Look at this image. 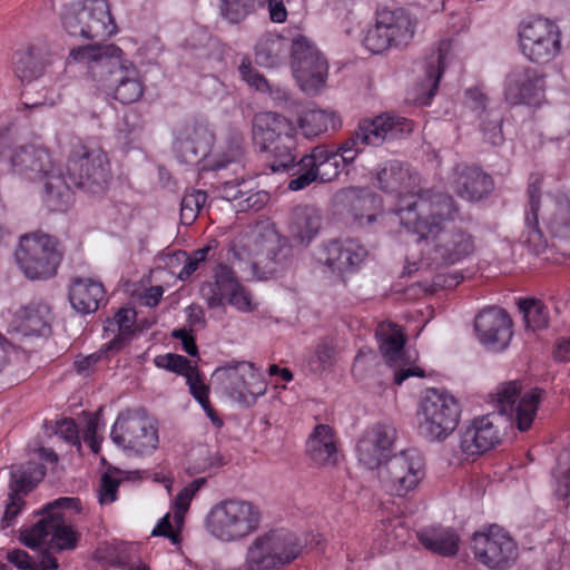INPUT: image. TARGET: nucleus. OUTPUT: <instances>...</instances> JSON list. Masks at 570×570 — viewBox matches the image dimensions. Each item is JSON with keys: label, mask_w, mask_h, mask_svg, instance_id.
Returning <instances> with one entry per match:
<instances>
[{"label": "nucleus", "mask_w": 570, "mask_h": 570, "mask_svg": "<svg viewBox=\"0 0 570 570\" xmlns=\"http://www.w3.org/2000/svg\"><path fill=\"white\" fill-rule=\"evenodd\" d=\"M62 26L69 35L90 40H105L117 32L106 0H85L71 4L62 14Z\"/></svg>", "instance_id": "obj_9"}, {"label": "nucleus", "mask_w": 570, "mask_h": 570, "mask_svg": "<svg viewBox=\"0 0 570 570\" xmlns=\"http://www.w3.org/2000/svg\"><path fill=\"white\" fill-rule=\"evenodd\" d=\"M546 90V75L537 68L515 66L505 77L504 97L511 105H537Z\"/></svg>", "instance_id": "obj_21"}, {"label": "nucleus", "mask_w": 570, "mask_h": 570, "mask_svg": "<svg viewBox=\"0 0 570 570\" xmlns=\"http://www.w3.org/2000/svg\"><path fill=\"white\" fill-rule=\"evenodd\" d=\"M212 140L213 135L205 127H186L174 141L176 158L183 164H197L207 155Z\"/></svg>", "instance_id": "obj_26"}, {"label": "nucleus", "mask_w": 570, "mask_h": 570, "mask_svg": "<svg viewBox=\"0 0 570 570\" xmlns=\"http://www.w3.org/2000/svg\"><path fill=\"white\" fill-rule=\"evenodd\" d=\"M56 434L60 435L63 440L71 444L79 443V431L72 419H62L57 422Z\"/></svg>", "instance_id": "obj_61"}, {"label": "nucleus", "mask_w": 570, "mask_h": 570, "mask_svg": "<svg viewBox=\"0 0 570 570\" xmlns=\"http://www.w3.org/2000/svg\"><path fill=\"white\" fill-rule=\"evenodd\" d=\"M461 407L446 391L428 389L421 400L419 432L429 441H444L456 429Z\"/></svg>", "instance_id": "obj_8"}, {"label": "nucleus", "mask_w": 570, "mask_h": 570, "mask_svg": "<svg viewBox=\"0 0 570 570\" xmlns=\"http://www.w3.org/2000/svg\"><path fill=\"white\" fill-rule=\"evenodd\" d=\"M20 331L26 336H47L51 332V311L42 302H31L19 312Z\"/></svg>", "instance_id": "obj_35"}, {"label": "nucleus", "mask_w": 570, "mask_h": 570, "mask_svg": "<svg viewBox=\"0 0 570 570\" xmlns=\"http://www.w3.org/2000/svg\"><path fill=\"white\" fill-rule=\"evenodd\" d=\"M458 212L452 196L432 190L401 197L395 209L401 224L415 233L420 240L426 242L432 233L445 228Z\"/></svg>", "instance_id": "obj_3"}, {"label": "nucleus", "mask_w": 570, "mask_h": 570, "mask_svg": "<svg viewBox=\"0 0 570 570\" xmlns=\"http://www.w3.org/2000/svg\"><path fill=\"white\" fill-rule=\"evenodd\" d=\"M296 138L293 131L282 135L265 153L271 154L268 167L273 173H287L293 178L301 171V159L296 160Z\"/></svg>", "instance_id": "obj_30"}, {"label": "nucleus", "mask_w": 570, "mask_h": 570, "mask_svg": "<svg viewBox=\"0 0 570 570\" xmlns=\"http://www.w3.org/2000/svg\"><path fill=\"white\" fill-rule=\"evenodd\" d=\"M228 304L242 312L250 311V297L245 288L238 284V288L226 296Z\"/></svg>", "instance_id": "obj_64"}, {"label": "nucleus", "mask_w": 570, "mask_h": 570, "mask_svg": "<svg viewBox=\"0 0 570 570\" xmlns=\"http://www.w3.org/2000/svg\"><path fill=\"white\" fill-rule=\"evenodd\" d=\"M45 471L31 465L19 466L11 471L9 493L23 499L42 479Z\"/></svg>", "instance_id": "obj_44"}, {"label": "nucleus", "mask_w": 570, "mask_h": 570, "mask_svg": "<svg viewBox=\"0 0 570 570\" xmlns=\"http://www.w3.org/2000/svg\"><path fill=\"white\" fill-rule=\"evenodd\" d=\"M342 159L326 145L315 146L309 154L301 157V171L288 183V189L302 190L313 183H328L341 173Z\"/></svg>", "instance_id": "obj_18"}, {"label": "nucleus", "mask_w": 570, "mask_h": 570, "mask_svg": "<svg viewBox=\"0 0 570 570\" xmlns=\"http://www.w3.org/2000/svg\"><path fill=\"white\" fill-rule=\"evenodd\" d=\"M121 56L122 50L112 43H96L70 51V57L75 61L87 63L91 78L106 83V87L127 68L129 61L124 60Z\"/></svg>", "instance_id": "obj_17"}, {"label": "nucleus", "mask_w": 570, "mask_h": 570, "mask_svg": "<svg viewBox=\"0 0 570 570\" xmlns=\"http://www.w3.org/2000/svg\"><path fill=\"white\" fill-rule=\"evenodd\" d=\"M429 240L433 243L430 259L436 266L454 265L475 252L474 237L460 227L439 229Z\"/></svg>", "instance_id": "obj_20"}, {"label": "nucleus", "mask_w": 570, "mask_h": 570, "mask_svg": "<svg viewBox=\"0 0 570 570\" xmlns=\"http://www.w3.org/2000/svg\"><path fill=\"white\" fill-rule=\"evenodd\" d=\"M522 385L518 380L504 382L497 387L498 414L476 417L461 433L460 448L468 455H480L493 449L501 441L495 421L502 415L510 416L517 428L524 432L530 429L537 415L544 391L534 387L521 396Z\"/></svg>", "instance_id": "obj_1"}, {"label": "nucleus", "mask_w": 570, "mask_h": 570, "mask_svg": "<svg viewBox=\"0 0 570 570\" xmlns=\"http://www.w3.org/2000/svg\"><path fill=\"white\" fill-rule=\"evenodd\" d=\"M252 368V364L247 363H237L235 365H227L224 367H219L214 372V377L219 380L222 384H224L225 390L230 394H238L244 396L246 392L252 393L247 386L244 379V374L240 373V368Z\"/></svg>", "instance_id": "obj_46"}, {"label": "nucleus", "mask_w": 570, "mask_h": 570, "mask_svg": "<svg viewBox=\"0 0 570 570\" xmlns=\"http://www.w3.org/2000/svg\"><path fill=\"white\" fill-rule=\"evenodd\" d=\"M136 312L131 308H120L115 315V323L118 326V334L109 342V348L120 350L131 338L134 334L132 324Z\"/></svg>", "instance_id": "obj_50"}, {"label": "nucleus", "mask_w": 570, "mask_h": 570, "mask_svg": "<svg viewBox=\"0 0 570 570\" xmlns=\"http://www.w3.org/2000/svg\"><path fill=\"white\" fill-rule=\"evenodd\" d=\"M336 199L360 225H371L376 220L380 197L375 193L353 187L337 193Z\"/></svg>", "instance_id": "obj_27"}, {"label": "nucleus", "mask_w": 570, "mask_h": 570, "mask_svg": "<svg viewBox=\"0 0 570 570\" xmlns=\"http://www.w3.org/2000/svg\"><path fill=\"white\" fill-rule=\"evenodd\" d=\"M452 186L459 197L478 202L492 191L493 180L481 168L462 163L453 169Z\"/></svg>", "instance_id": "obj_25"}, {"label": "nucleus", "mask_w": 570, "mask_h": 570, "mask_svg": "<svg viewBox=\"0 0 570 570\" xmlns=\"http://www.w3.org/2000/svg\"><path fill=\"white\" fill-rule=\"evenodd\" d=\"M261 265L264 278L282 277L293 271L295 265L294 250L287 239L279 238L275 245L269 247Z\"/></svg>", "instance_id": "obj_36"}, {"label": "nucleus", "mask_w": 570, "mask_h": 570, "mask_svg": "<svg viewBox=\"0 0 570 570\" xmlns=\"http://www.w3.org/2000/svg\"><path fill=\"white\" fill-rule=\"evenodd\" d=\"M230 168L235 175L245 171V149L238 141L228 145L226 151L219 155L212 165L213 170Z\"/></svg>", "instance_id": "obj_49"}, {"label": "nucleus", "mask_w": 570, "mask_h": 570, "mask_svg": "<svg viewBox=\"0 0 570 570\" xmlns=\"http://www.w3.org/2000/svg\"><path fill=\"white\" fill-rule=\"evenodd\" d=\"M154 362L157 367L165 368L178 375H184L186 380L188 379V374H191V372L197 368L186 356L175 353L158 355Z\"/></svg>", "instance_id": "obj_54"}, {"label": "nucleus", "mask_w": 570, "mask_h": 570, "mask_svg": "<svg viewBox=\"0 0 570 570\" xmlns=\"http://www.w3.org/2000/svg\"><path fill=\"white\" fill-rule=\"evenodd\" d=\"M297 124L302 135L307 139H312L327 131L330 128L337 130L342 121L334 111L309 109L298 117Z\"/></svg>", "instance_id": "obj_40"}, {"label": "nucleus", "mask_w": 570, "mask_h": 570, "mask_svg": "<svg viewBox=\"0 0 570 570\" xmlns=\"http://www.w3.org/2000/svg\"><path fill=\"white\" fill-rule=\"evenodd\" d=\"M238 284L234 271L225 264H218L214 272V282H205L200 287V295L209 308L220 307L226 296L238 288Z\"/></svg>", "instance_id": "obj_31"}, {"label": "nucleus", "mask_w": 570, "mask_h": 570, "mask_svg": "<svg viewBox=\"0 0 570 570\" xmlns=\"http://www.w3.org/2000/svg\"><path fill=\"white\" fill-rule=\"evenodd\" d=\"M13 71L21 82H30L42 75L43 65L32 49L20 50L13 56Z\"/></svg>", "instance_id": "obj_47"}, {"label": "nucleus", "mask_w": 570, "mask_h": 570, "mask_svg": "<svg viewBox=\"0 0 570 570\" xmlns=\"http://www.w3.org/2000/svg\"><path fill=\"white\" fill-rule=\"evenodd\" d=\"M12 171L30 181H43V202L50 212H65L72 203L70 185L50 153L35 145L20 146L10 156Z\"/></svg>", "instance_id": "obj_2"}, {"label": "nucleus", "mask_w": 570, "mask_h": 570, "mask_svg": "<svg viewBox=\"0 0 570 570\" xmlns=\"http://www.w3.org/2000/svg\"><path fill=\"white\" fill-rule=\"evenodd\" d=\"M293 131L288 119L279 114L267 111L254 116L252 125L253 142L259 151L267 150L282 135Z\"/></svg>", "instance_id": "obj_29"}, {"label": "nucleus", "mask_w": 570, "mask_h": 570, "mask_svg": "<svg viewBox=\"0 0 570 570\" xmlns=\"http://www.w3.org/2000/svg\"><path fill=\"white\" fill-rule=\"evenodd\" d=\"M222 198L228 202H236V204L249 193L247 183L244 179V173L237 175L234 180L224 181L220 186Z\"/></svg>", "instance_id": "obj_55"}, {"label": "nucleus", "mask_w": 570, "mask_h": 570, "mask_svg": "<svg viewBox=\"0 0 570 570\" xmlns=\"http://www.w3.org/2000/svg\"><path fill=\"white\" fill-rule=\"evenodd\" d=\"M550 232L560 238H570V196L557 197L556 210L549 219Z\"/></svg>", "instance_id": "obj_48"}, {"label": "nucleus", "mask_w": 570, "mask_h": 570, "mask_svg": "<svg viewBox=\"0 0 570 570\" xmlns=\"http://www.w3.org/2000/svg\"><path fill=\"white\" fill-rule=\"evenodd\" d=\"M175 263L180 264L183 263L184 266L181 271L178 274V277L180 281H186L190 277V275L197 271L199 264L195 262L193 257L187 255L185 250H177L173 254L167 255V262L168 265H174Z\"/></svg>", "instance_id": "obj_58"}, {"label": "nucleus", "mask_w": 570, "mask_h": 570, "mask_svg": "<svg viewBox=\"0 0 570 570\" xmlns=\"http://www.w3.org/2000/svg\"><path fill=\"white\" fill-rule=\"evenodd\" d=\"M242 78L252 87L257 90L264 91L267 89V80L255 68L252 67L248 60H243L238 67Z\"/></svg>", "instance_id": "obj_59"}, {"label": "nucleus", "mask_w": 570, "mask_h": 570, "mask_svg": "<svg viewBox=\"0 0 570 570\" xmlns=\"http://www.w3.org/2000/svg\"><path fill=\"white\" fill-rule=\"evenodd\" d=\"M376 337L380 343V351L386 363L396 366L402 362L404 354V345L406 342L405 334L396 325L381 326L376 331Z\"/></svg>", "instance_id": "obj_43"}, {"label": "nucleus", "mask_w": 570, "mask_h": 570, "mask_svg": "<svg viewBox=\"0 0 570 570\" xmlns=\"http://www.w3.org/2000/svg\"><path fill=\"white\" fill-rule=\"evenodd\" d=\"M110 438L118 446L139 455L154 452L159 443L157 423L144 410L120 413L112 425Z\"/></svg>", "instance_id": "obj_11"}, {"label": "nucleus", "mask_w": 570, "mask_h": 570, "mask_svg": "<svg viewBox=\"0 0 570 570\" xmlns=\"http://www.w3.org/2000/svg\"><path fill=\"white\" fill-rule=\"evenodd\" d=\"M522 55L534 63L553 60L561 49V32L550 19L541 16L524 18L518 27Z\"/></svg>", "instance_id": "obj_10"}, {"label": "nucleus", "mask_w": 570, "mask_h": 570, "mask_svg": "<svg viewBox=\"0 0 570 570\" xmlns=\"http://www.w3.org/2000/svg\"><path fill=\"white\" fill-rule=\"evenodd\" d=\"M302 550L297 537L287 531H269L249 546L246 564L249 570H275L297 558Z\"/></svg>", "instance_id": "obj_13"}, {"label": "nucleus", "mask_w": 570, "mask_h": 570, "mask_svg": "<svg viewBox=\"0 0 570 570\" xmlns=\"http://www.w3.org/2000/svg\"><path fill=\"white\" fill-rule=\"evenodd\" d=\"M194 331H190L186 327L176 328L173 331L171 336L181 342L183 350L190 356L198 355V347L196 344V340L193 335Z\"/></svg>", "instance_id": "obj_62"}, {"label": "nucleus", "mask_w": 570, "mask_h": 570, "mask_svg": "<svg viewBox=\"0 0 570 570\" xmlns=\"http://www.w3.org/2000/svg\"><path fill=\"white\" fill-rule=\"evenodd\" d=\"M413 130L412 120L389 112L366 117L358 121L356 129L337 148L333 149L343 166L351 165L364 147H380L402 139Z\"/></svg>", "instance_id": "obj_4"}, {"label": "nucleus", "mask_w": 570, "mask_h": 570, "mask_svg": "<svg viewBox=\"0 0 570 570\" xmlns=\"http://www.w3.org/2000/svg\"><path fill=\"white\" fill-rule=\"evenodd\" d=\"M446 52L443 48H439L424 61V79L420 83V100L423 105H429L435 96L440 80L444 71V59Z\"/></svg>", "instance_id": "obj_41"}, {"label": "nucleus", "mask_w": 570, "mask_h": 570, "mask_svg": "<svg viewBox=\"0 0 570 570\" xmlns=\"http://www.w3.org/2000/svg\"><path fill=\"white\" fill-rule=\"evenodd\" d=\"M415 27L416 20L403 8L379 10L376 23L364 39L365 47L373 53L405 47L413 39Z\"/></svg>", "instance_id": "obj_12"}, {"label": "nucleus", "mask_w": 570, "mask_h": 570, "mask_svg": "<svg viewBox=\"0 0 570 570\" xmlns=\"http://www.w3.org/2000/svg\"><path fill=\"white\" fill-rule=\"evenodd\" d=\"M14 257L27 278L45 281L57 274L62 255L55 237L42 232H33L20 237Z\"/></svg>", "instance_id": "obj_7"}, {"label": "nucleus", "mask_w": 570, "mask_h": 570, "mask_svg": "<svg viewBox=\"0 0 570 570\" xmlns=\"http://www.w3.org/2000/svg\"><path fill=\"white\" fill-rule=\"evenodd\" d=\"M336 360V350L332 341L323 340L309 356L307 365L313 373H323L331 368Z\"/></svg>", "instance_id": "obj_51"}, {"label": "nucleus", "mask_w": 570, "mask_h": 570, "mask_svg": "<svg viewBox=\"0 0 570 570\" xmlns=\"http://www.w3.org/2000/svg\"><path fill=\"white\" fill-rule=\"evenodd\" d=\"M107 88L114 91L115 99L125 105L138 101L145 90L139 70L132 62H128L124 72L116 77Z\"/></svg>", "instance_id": "obj_37"}, {"label": "nucleus", "mask_w": 570, "mask_h": 570, "mask_svg": "<svg viewBox=\"0 0 570 570\" xmlns=\"http://www.w3.org/2000/svg\"><path fill=\"white\" fill-rule=\"evenodd\" d=\"M67 183L72 188L99 195L107 190L111 180L110 164L106 153L98 147L77 144L67 160Z\"/></svg>", "instance_id": "obj_6"}, {"label": "nucleus", "mask_w": 570, "mask_h": 570, "mask_svg": "<svg viewBox=\"0 0 570 570\" xmlns=\"http://www.w3.org/2000/svg\"><path fill=\"white\" fill-rule=\"evenodd\" d=\"M501 122L502 119L499 116L488 122L485 120L482 121V130L487 139L494 146H498L503 141Z\"/></svg>", "instance_id": "obj_63"}, {"label": "nucleus", "mask_w": 570, "mask_h": 570, "mask_svg": "<svg viewBox=\"0 0 570 570\" xmlns=\"http://www.w3.org/2000/svg\"><path fill=\"white\" fill-rule=\"evenodd\" d=\"M542 178L539 175H531L528 185V205L525 208L524 229L520 242L535 255L547 248V239L539 227V209L541 204Z\"/></svg>", "instance_id": "obj_24"}, {"label": "nucleus", "mask_w": 570, "mask_h": 570, "mask_svg": "<svg viewBox=\"0 0 570 570\" xmlns=\"http://www.w3.org/2000/svg\"><path fill=\"white\" fill-rule=\"evenodd\" d=\"M261 512L249 501L227 499L215 504L206 517L207 531L216 539L230 542L243 539L259 527Z\"/></svg>", "instance_id": "obj_5"}, {"label": "nucleus", "mask_w": 570, "mask_h": 570, "mask_svg": "<svg viewBox=\"0 0 570 570\" xmlns=\"http://www.w3.org/2000/svg\"><path fill=\"white\" fill-rule=\"evenodd\" d=\"M207 197V193L200 189H193L185 193L180 204V219L183 224L190 225L195 222Z\"/></svg>", "instance_id": "obj_53"}, {"label": "nucleus", "mask_w": 570, "mask_h": 570, "mask_svg": "<svg viewBox=\"0 0 570 570\" xmlns=\"http://www.w3.org/2000/svg\"><path fill=\"white\" fill-rule=\"evenodd\" d=\"M291 58L293 73L301 89L308 95L318 94L327 78L325 57L312 41L298 35L291 41Z\"/></svg>", "instance_id": "obj_14"}, {"label": "nucleus", "mask_w": 570, "mask_h": 570, "mask_svg": "<svg viewBox=\"0 0 570 570\" xmlns=\"http://www.w3.org/2000/svg\"><path fill=\"white\" fill-rule=\"evenodd\" d=\"M471 544L475 558L490 569H508L518 557L515 542L508 532L495 524L491 525L487 532H475Z\"/></svg>", "instance_id": "obj_16"}, {"label": "nucleus", "mask_w": 570, "mask_h": 570, "mask_svg": "<svg viewBox=\"0 0 570 570\" xmlns=\"http://www.w3.org/2000/svg\"><path fill=\"white\" fill-rule=\"evenodd\" d=\"M289 40L281 35L266 32L255 46V61L266 68L277 67L283 62L289 48Z\"/></svg>", "instance_id": "obj_38"}, {"label": "nucleus", "mask_w": 570, "mask_h": 570, "mask_svg": "<svg viewBox=\"0 0 570 570\" xmlns=\"http://www.w3.org/2000/svg\"><path fill=\"white\" fill-rule=\"evenodd\" d=\"M325 264L336 273L353 272L367 256V250L355 239L332 240L325 247Z\"/></svg>", "instance_id": "obj_28"}, {"label": "nucleus", "mask_w": 570, "mask_h": 570, "mask_svg": "<svg viewBox=\"0 0 570 570\" xmlns=\"http://www.w3.org/2000/svg\"><path fill=\"white\" fill-rule=\"evenodd\" d=\"M269 202V194L266 190H252L235 204L238 212L261 210Z\"/></svg>", "instance_id": "obj_57"}, {"label": "nucleus", "mask_w": 570, "mask_h": 570, "mask_svg": "<svg viewBox=\"0 0 570 570\" xmlns=\"http://www.w3.org/2000/svg\"><path fill=\"white\" fill-rule=\"evenodd\" d=\"M518 305L527 330L534 332L549 326V309L543 302L537 298H521Z\"/></svg>", "instance_id": "obj_45"}, {"label": "nucleus", "mask_w": 570, "mask_h": 570, "mask_svg": "<svg viewBox=\"0 0 570 570\" xmlns=\"http://www.w3.org/2000/svg\"><path fill=\"white\" fill-rule=\"evenodd\" d=\"M415 181L409 166L396 159L380 165L376 171V186L385 193L401 195L402 188H410Z\"/></svg>", "instance_id": "obj_32"}, {"label": "nucleus", "mask_w": 570, "mask_h": 570, "mask_svg": "<svg viewBox=\"0 0 570 570\" xmlns=\"http://www.w3.org/2000/svg\"><path fill=\"white\" fill-rule=\"evenodd\" d=\"M306 452L312 461L317 464H335L337 449L332 429L326 424H318L309 435L306 443Z\"/></svg>", "instance_id": "obj_34"}, {"label": "nucleus", "mask_w": 570, "mask_h": 570, "mask_svg": "<svg viewBox=\"0 0 570 570\" xmlns=\"http://www.w3.org/2000/svg\"><path fill=\"white\" fill-rule=\"evenodd\" d=\"M424 458L416 449L403 450L379 469L380 480L392 493L404 497L424 478Z\"/></svg>", "instance_id": "obj_15"}, {"label": "nucleus", "mask_w": 570, "mask_h": 570, "mask_svg": "<svg viewBox=\"0 0 570 570\" xmlns=\"http://www.w3.org/2000/svg\"><path fill=\"white\" fill-rule=\"evenodd\" d=\"M512 325L508 312L497 306L482 309L474 320L480 343L493 352H501L509 346L513 335Z\"/></svg>", "instance_id": "obj_22"}, {"label": "nucleus", "mask_w": 570, "mask_h": 570, "mask_svg": "<svg viewBox=\"0 0 570 570\" xmlns=\"http://www.w3.org/2000/svg\"><path fill=\"white\" fill-rule=\"evenodd\" d=\"M259 4V0H222L220 13L230 23H239Z\"/></svg>", "instance_id": "obj_52"}, {"label": "nucleus", "mask_w": 570, "mask_h": 570, "mask_svg": "<svg viewBox=\"0 0 570 570\" xmlns=\"http://www.w3.org/2000/svg\"><path fill=\"white\" fill-rule=\"evenodd\" d=\"M104 297L102 284L90 278L75 279L69 291L71 306L81 314L96 312Z\"/></svg>", "instance_id": "obj_33"}, {"label": "nucleus", "mask_w": 570, "mask_h": 570, "mask_svg": "<svg viewBox=\"0 0 570 570\" xmlns=\"http://www.w3.org/2000/svg\"><path fill=\"white\" fill-rule=\"evenodd\" d=\"M396 440V429L392 424L376 423L367 429L357 442L360 462L370 470L380 469L391 455Z\"/></svg>", "instance_id": "obj_23"}, {"label": "nucleus", "mask_w": 570, "mask_h": 570, "mask_svg": "<svg viewBox=\"0 0 570 570\" xmlns=\"http://www.w3.org/2000/svg\"><path fill=\"white\" fill-rule=\"evenodd\" d=\"M120 480L110 474V470L102 474L98 489L100 504H110L116 501Z\"/></svg>", "instance_id": "obj_56"}, {"label": "nucleus", "mask_w": 570, "mask_h": 570, "mask_svg": "<svg viewBox=\"0 0 570 570\" xmlns=\"http://www.w3.org/2000/svg\"><path fill=\"white\" fill-rule=\"evenodd\" d=\"M417 538L426 549L444 557L454 556L459 549V538L451 529H423L417 533Z\"/></svg>", "instance_id": "obj_42"}, {"label": "nucleus", "mask_w": 570, "mask_h": 570, "mask_svg": "<svg viewBox=\"0 0 570 570\" xmlns=\"http://www.w3.org/2000/svg\"><path fill=\"white\" fill-rule=\"evenodd\" d=\"M7 560L20 570H45L46 567H35V561L28 552L20 549L10 550Z\"/></svg>", "instance_id": "obj_60"}, {"label": "nucleus", "mask_w": 570, "mask_h": 570, "mask_svg": "<svg viewBox=\"0 0 570 570\" xmlns=\"http://www.w3.org/2000/svg\"><path fill=\"white\" fill-rule=\"evenodd\" d=\"M322 216L317 208L311 205L294 208L291 218V233L302 244H308L318 233Z\"/></svg>", "instance_id": "obj_39"}, {"label": "nucleus", "mask_w": 570, "mask_h": 570, "mask_svg": "<svg viewBox=\"0 0 570 570\" xmlns=\"http://www.w3.org/2000/svg\"><path fill=\"white\" fill-rule=\"evenodd\" d=\"M20 542L31 550H39L43 544L57 551L76 547L75 531L63 523L61 514L42 517L33 525L20 530Z\"/></svg>", "instance_id": "obj_19"}]
</instances>
